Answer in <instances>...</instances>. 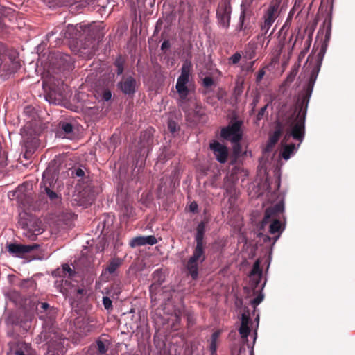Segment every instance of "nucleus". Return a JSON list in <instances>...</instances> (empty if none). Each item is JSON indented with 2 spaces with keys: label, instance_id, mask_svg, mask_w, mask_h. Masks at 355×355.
Segmentation results:
<instances>
[{
  "label": "nucleus",
  "instance_id": "nucleus-1",
  "mask_svg": "<svg viewBox=\"0 0 355 355\" xmlns=\"http://www.w3.org/2000/svg\"><path fill=\"white\" fill-rule=\"evenodd\" d=\"M317 73L318 72L316 71L311 76V80L308 88L305 90V92H302L299 95V98L295 105V110L287 121L289 130L286 132L285 137H292L293 139L298 141L299 143L297 145H295V144H285L282 146L281 156L286 161L289 159L297 153L300 144L304 139L305 121L307 108L317 80Z\"/></svg>",
  "mask_w": 355,
  "mask_h": 355
},
{
  "label": "nucleus",
  "instance_id": "nucleus-2",
  "mask_svg": "<svg viewBox=\"0 0 355 355\" xmlns=\"http://www.w3.org/2000/svg\"><path fill=\"white\" fill-rule=\"evenodd\" d=\"M96 32L92 24H78L75 26L69 24L65 29L60 31V36L56 37L55 45L59 44L62 38L76 42L79 41L81 48L85 51V53L93 55L98 46Z\"/></svg>",
  "mask_w": 355,
  "mask_h": 355
},
{
  "label": "nucleus",
  "instance_id": "nucleus-3",
  "mask_svg": "<svg viewBox=\"0 0 355 355\" xmlns=\"http://www.w3.org/2000/svg\"><path fill=\"white\" fill-rule=\"evenodd\" d=\"M205 233V223L200 222L196 228L195 235L196 246L193 248L192 255L189 258L186 269L192 279H197L198 277L199 266L206 259L205 245L204 236Z\"/></svg>",
  "mask_w": 355,
  "mask_h": 355
},
{
  "label": "nucleus",
  "instance_id": "nucleus-4",
  "mask_svg": "<svg viewBox=\"0 0 355 355\" xmlns=\"http://www.w3.org/2000/svg\"><path fill=\"white\" fill-rule=\"evenodd\" d=\"M191 68V62L188 60L184 62L180 69V75L178 78L175 84V89L178 94L177 104L183 110L187 109L188 96L191 92L192 83Z\"/></svg>",
  "mask_w": 355,
  "mask_h": 355
},
{
  "label": "nucleus",
  "instance_id": "nucleus-5",
  "mask_svg": "<svg viewBox=\"0 0 355 355\" xmlns=\"http://www.w3.org/2000/svg\"><path fill=\"white\" fill-rule=\"evenodd\" d=\"M66 339L57 329L42 330L37 338V343L45 342L48 345V350L45 355H63L66 352L64 343Z\"/></svg>",
  "mask_w": 355,
  "mask_h": 355
},
{
  "label": "nucleus",
  "instance_id": "nucleus-6",
  "mask_svg": "<svg viewBox=\"0 0 355 355\" xmlns=\"http://www.w3.org/2000/svg\"><path fill=\"white\" fill-rule=\"evenodd\" d=\"M19 225L23 229V234L30 240H35L37 235L42 234L41 222L26 213L19 215Z\"/></svg>",
  "mask_w": 355,
  "mask_h": 355
},
{
  "label": "nucleus",
  "instance_id": "nucleus-7",
  "mask_svg": "<svg viewBox=\"0 0 355 355\" xmlns=\"http://www.w3.org/2000/svg\"><path fill=\"white\" fill-rule=\"evenodd\" d=\"M324 24H326L327 26H326V31H325V35H324V42H323V44L322 46V49H321L320 53H318L319 60L318 62V64L316 65H315L314 67L312 69V70H311V71L310 73L309 81H308L306 85L304 87L302 93H304L305 90L308 88V87L309 85V83H310V81L311 80V78L312 77L311 76L313 75V73L315 71H317V72H318L317 73V76H318V73H319V71H320V66H321L322 60L323 59V56H324V55L325 53V51L327 50L328 43H329V40L331 39V27H332L331 14L330 15L329 19L324 21Z\"/></svg>",
  "mask_w": 355,
  "mask_h": 355
},
{
  "label": "nucleus",
  "instance_id": "nucleus-8",
  "mask_svg": "<svg viewBox=\"0 0 355 355\" xmlns=\"http://www.w3.org/2000/svg\"><path fill=\"white\" fill-rule=\"evenodd\" d=\"M29 184H22L13 191L8 193L9 198H15L17 202L23 207L24 209L28 208L33 202L32 191L28 187Z\"/></svg>",
  "mask_w": 355,
  "mask_h": 355
},
{
  "label": "nucleus",
  "instance_id": "nucleus-9",
  "mask_svg": "<svg viewBox=\"0 0 355 355\" xmlns=\"http://www.w3.org/2000/svg\"><path fill=\"white\" fill-rule=\"evenodd\" d=\"M231 15V0H220L216 10V19L218 26L227 29L230 27Z\"/></svg>",
  "mask_w": 355,
  "mask_h": 355
},
{
  "label": "nucleus",
  "instance_id": "nucleus-10",
  "mask_svg": "<svg viewBox=\"0 0 355 355\" xmlns=\"http://www.w3.org/2000/svg\"><path fill=\"white\" fill-rule=\"evenodd\" d=\"M39 318L44 321L42 324V330L46 329L49 331L51 329H56L53 324L55 320V311L53 309L51 308L47 302H42L37 307Z\"/></svg>",
  "mask_w": 355,
  "mask_h": 355
},
{
  "label": "nucleus",
  "instance_id": "nucleus-11",
  "mask_svg": "<svg viewBox=\"0 0 355 355\" xmlns=\"http://www.w3.org/2000/svg\"><path fill=\"white\" fill-rule=\"evenodd\" d=\"M241 124L240 121H236L231 125L222 128L221 137L231 142H239L242 139Z\"/></svg>",
  "mask_w": 355,
  "mask_h": 355
},
{
  "label": "nucleus",
  "instance_id": "nucleus-12",
  "mask_svg": "<svg viewBox=\"0 0 355 355\" xmlns=\"http://www.w3.org/2000/svg\"><path fill=\"white\" fill-rule=\"evenodd\" d=\"M51 62L60 71L70 70L73 64L71 57L61 52L53 53L51 57Z\"/></svg>",
  "mask_w": 355,
  "mask_h": 355
},
{
  "label": "nucleus",
  "instance_id": "nucleus-13",
  "mask_svg": "<svg viewBox=\"0 0 355 355\" xmlns=\"http://www.w3.org/2000/svg\"><path fill=\"white\" fill-rule=\"evenodd\" d=\"M8 355H36L29 343L25 342L9 343Z\"/></svg>",
  "mask_w": 355,
  "mask_h": 355
},
{
  "label": "nucleus",
  "instance_id": "nucleus-14",
  "mask_svg": "<svg viewBox=\"0 0 355 355\" xmlns=\"http://www.w3.org/2000/svg\"><path fill=\"white\" fill-rule=\"evenodd\" d=\"M249 278L251 288L254 291L260 289L259 284L263 278V270L261 268L260 259H258L254 262L252 268L249 275Z\"/></svg>",
  "mask_w": 355,
  "mask_h": 355
},
{
  "label": "nucleus",
  "instance_id": "nucleus-15",
  "mask_svg": "<svg viewBox=\"0 0 355 355\" xmlns=\"http://www.w3.org/2000/svg\"><path fill=\"white\" fill-rule=\"evenodd\" d=\"M284 211V205L283 202L275 204L273 207L267 208L265 211L264 217L259 224V230H263L269 220L277 214L282 213Z\"/></svg>",
  "mask_w": 355,
  "mask_h": 355
},
{
  "label": "nucleus",
  "instance_id": "nucleus-16",
  "mask_svg": "<svg viewBox=\"0 0 355 355\" xmlns=\"http://www.w3.org/2000/svg\"><path fill=\"white\" fill-rule=\"evenodd\" d=\"M152 276L153 282L149 287V292L153 301L156 300L157 290L165 281V275L161 269H157L153 272Z\"/></svg>",
  "mask_w": 355,
  "mask_h": 355
},
{
  "label": "nucleus",
  "instance_id": "nucleus-17",
  "mask_svg": "<svg viewBox=\"0 0 355 355\" xmlns=\"http://www.w3.org/2000/svg\"><path fill=\"white\" fill-rule=\"evenodd\" d=\"M40 247L37 244H32V245H21V244H16V243H10L8 245V251L17 257H21L24 254L28 253L31 251H33L35 249H37Z\"/></svg>",
  "mask_w": 355,
  "mask_h": 355
},
{
  "label": "nucleus",
  "instance_id": "nucleus-18",
  "mask_svg": "<svg viewBox=\"0 0 355 355\" xmlns=\"http://www.w3.org/2000/svg\"><path fill=\"white\" fill-rule=\"evenodd\" d=\"M210 149L213 151L216 160L220 164L227 162L228 156V150L226 146L217 141H214L210 144Z\"/></svg>",
  "mask_w": 355,
  "mask_h": 355
},
{
  "label": "nucleus",
  "instance_id": "nucleus-19",
  "mask_svg": "<svg viewBox=\"0 0 355 355\" xmlns=\"http://www.w3.org/2000/svg\"><path fill=\"white\" fill-rule=\"evenodd\" d=\"M117 87L126 95L134 94L137 88L136 79L131 76L124 78L117 83Z\"/></svg>",
  "mask_w": 355,
  "mask_h": 355
},
{
  "label": "nucleus",
  "instance_id": "nucleus-20",
  "mask_svg": "<svg viewBox=\"0 0 355 355\" xmlns=\"http://www.w3.org/2000/svg\"><path fill=\"white\" fill-rule=\"evenodd\" d=\"M279 1H272L263 13V20L273 24L279 15Z\"/></svg>",
  "mask_w": 355,
  "mask_h": 355
},
{
  "label": "nucleus",
  "instance_id": "nucleus-21",
  "mask_svg": "<svg viewBox=\"0 0 355 355\" xmlns=\"http://www.w3.org/2000/svg\"><path fill=\"white\" fill-rule=\"evenodd\" d=\"M282 133V125L280 122H277L274 132L270 135L266 146L263 149V153L266 154L272 151L275 145L277 143Z\"/></svg>",
  "mask_w": 355,
  "mask_h": 355
},
{
  "label": "nucleus",
  "instance_id": "nucleus-22",
  "mask_svg": "<svg viewBox=\"0 0 355 355\" xmlns=\"http://www.w3.org/2000/svg\"><path fill=\"white\" fill-rule=\"evenodd\" d=\"M109 343L107 340H98L95 345H92L86 355H106Z\"/></svg>",
  "mask_w": 355,
  "mask_h": 355
},
{
  "label": "nucleus",
  "instance_id": "nucleus-23",
  "mask_svg": "<svg viewBox=\"0 0 355 355\" xmlns=\"http://www.w3.org/2000/svg\"><path fill=\"white\" fill-rule=\"evenodd\" d=\"M73 132V125L69 122L62 121L58 124L56 137L62 139H71Z\"/></svg>",
  "mask_w": 355,
  "mask_h": 355
},
{
  "label": "nucleus",
  "instance_id": "nucleus-24",
  "mask_svg": "<svg viewBox=\"0 0 355 355\" xmlns=\"http://www.w3.org/2000/svg\"><path fill=\"white\" fill-rule=\"evenodd\" d=\"M284 230V226L282 225L281 222L278 219H273L269 226V233L273 235L272 245H275Z\"/></svg>",
  "mask_w": 355,
  "mask_h": 355
},
{
  "label": "nucleus",
  "instance_id": "nucleus-25",
  "mask_svg": "<svg viewBox=\"0 0 355 355\" xmlns=\"http://www.w3.org/2000/svg\"><path fill=\"white\" fill-rule=\"evenodd\" d=\"M49 173L48 171H44L42 175V180L40 184V188L42 192H45L51 200H54L58 198V195L55 191L51 190L50 188L51 183L53 182V180L51 181L46 180V178L47 175H49Z\"/></svg>",
  "mask_w": 355,
  "mask_h": 355
},
{
  "label": "nucleus",
  "instance_id": "nucleus-26",
  "mask_svg": "<svg viewBox=\"0 0 355 355\" xmlns=\"http://www.w3.org/2000/svg\"><path fill=\"white\" fill-rule=\"evenodd\" d=\"M241 327L239 332L241 337L248 341V336L250 333L249 324L251 323V319L248 314L243 313L241 314Z\"/></svg>",
  "mask_w": 355,
  "mask_h": 355
},
{
  "label": "nucleus",
  "instance_id": "nucleus-27",
  "mask_svg": "<svg viewBox=\"0 0 355 355\" xmlns=\"http://www.w3.org/2000/svg\"><path fill=\"white\" fill-rule=\"evenodd\" d=\"M157 243V240L153 235L142 236L134 238L130 243L132 247L141 246L146 245H153Z\"/></svg>",
  "mask_w": 355,
  "mask_h": 355
},
{
  "label": "nucleus",
  "instance_id": "nucleus-28",
  "mask_svg": "<svg viewBox=\"0 0 355 355\" xmlns=\"http://www.w3.org/2000/svg\"><path fill=\"white\" fill-rule=\"evenodd\" d=\"M122 259L120 258H112L110 260L107 266L103 270L101 275H105L107 273L110 275L116 274V270L122 264Z\"/></svg>",
  "mask_w": 355,
  "mask_h": 355
},
{
  "label": "nucleus",
  "instance_id": "nucleus-29",
  "mask_svg": "<svg viewBox=\"0 0 355 355\" xmlns=\"http://www.w3.org/2000/svg\"><path fill=\"white\" fill-rule=\"evenodd\" d=\"M257 49V43L255 41H250L244 49L243 53V57L246 60H252L256 55V51Z\"/></svg>",
  "mask_w": 355,
  "mask_h": 355
},
{
  "label": "nucleus",
  "instance_id": "nucleus-30",
  "mask_svg": "<svg viewBox=\"0 0 355 355\" xmlns=\"http://www.w3.org/2000/svg\"><path fill=\"white\" fill-rule=\"evenodd\" d=\"M247 15H245L244 12H241L239 19V23L236 27V31L241 32L243 35L248 34V30L250 29L249 23L246 22Z\"/></svg>",
  "mask_w": 355,
  "mask_h": 355
},
{
  "label": "nucleus",
  "instance_id": "nucleus-31",
  "mask_svg": "<svg viewBox=\"0 0 355 355\" xmlns=\"http://www.w3.org/2000/svg\"><path fill=\"white\" fill-rule=\"evenodd\" d=\"M221 332V330L218 329L214 331L211 336L209 346V349L211 354L215 355L216 352H217V343Z\"/></svg>",
  "mask_w": 355,
  "mask_h": 355
},
{
  "label": "nucleus",
  "instance_id": "nucleus-32",
  "mask_svg": "<svg viewBox=\"0 0 355 355\" xmlns=\"http://www.w3.org/2000/svg\"><path fill=\"white\" fill-rule=\"evenodd\" d=\"M96 98L99 101H109L112 98V92L108 88H103L96 92Z\"/></svg>",
  "mask_w": 355,
  "mask_h": 355
},
{
  "label": "nucleus",
  "instance_id": "nucleus-33",
  "mask_svg": "<svg viewBox=\"0 0 355 355\" xmlns=\"http://www.w3.org/2000/svg\"><path fill=\"white\" fill-rule=\"evenodd\" d=\"M266 282H267V279H265L263 282L261 284L260 286V289H256L255 291H260V293L255 297L254 298L252 301H251V304L253 306H256L257 305H259L263 300V297H264V295L262 292L263 289L264 288L266 284Z\"/></svg>",
  "mask_w": 355,
  "mask_h": 355
},
{
  "label": "nucleus",
  "instance_id": "nucleus-34",
  "mask_svg": "<svg viewBox=\"0 0 355 355\" xmlns=\"http://www.w3.org/2000/svg\"><path fill=\"white\" fill-rule=\"evenodd\" d=\"M272 26V24L263 20L260 24V33L258 35V39L266 36Z\"/></svg>",
  "mask_w": 355,
  "mask_h": 355
},
{
  "label": "nucleus",
  "instance_id": "nucleus-35",
  "mask_svg": "<svg viewBox=\"0 0 355 355\" xmlns=\"http://www.w3.org/2000/svg\"><path fill=\"white\" fill-rule=\"evenodd\" d=\"M144 164L143 160H141V161L137 160V162L135 163V168L132 172V175L133 176L132 180L135 179V182L138 181V178L136 177L141 171Z\"/></svg>",
  "mask_w": 355,
  "mask_h": 355
},
{
  "label": "nucleus",
  "instance_id": "nucleus-36",
  "mask_svg": "<svg viewBox=\"0 0 355 355\" xmlns=\"http://www.w3.org/2000/svg\"><path fill=\"white\" fill-rule=\"evenodd\" d=\"M7 323L11 324L12 326L15 325H19L21 327L24 328L26 331L28 330V329L30 327V322H17L13 320L12 317L10 316L7 320Z\"/></svg>",
  "mask_w": 355,
  "mask_h": 355
},
{
  "label": "nucleus",
  "instance_id": "nucleus-37",
  "mask_svg": "<svg viewBox=\"0 0 355 355\" xmlns=\"http://www.w3.org/2000/svg\"><path fill=\"white\" fill-rule=\"evenodd\" d=\"M8 297L14 303L17 304L21 300V294L15 290H12L7 293Z\"/></svg>",
  "mask_w": 355,
  "mask_h": 355
},
{
  "label": "nucleus",
  "instance_id": "nucleus-38",
  "mask_svg": "<svg viewBox=\"0 0 355 355\" xmlns=\"http://www.w3.org/2000/svg\"><path fill=\"white\" fill-rule=\"evenodd\" d=\"M261 230H260L259 229V232L257 234V236L258 238H259L261 240H262L264 243L270 244L271 248H272V247L274 246V245H272V242L273 241V236L272 237L269 236L268 234L261 232Z\"/></svg>",
  "mask_w": 355,
  "mask_h": 355
},
{
  "label": "nucleus",
  "instance_id": "nucleus-39",
  "mask_svg": "<svg viewBox=\"0 0 355 355\" xmlns=\"http://www.w3.org/2000/svg\"><path fill=\"white\" fill-rule=\"evenodd\" d=\"M124 61L121 57H118L114 62V65L116 67L117 75H121L123 72Z\"/></svg>",
  "mask_w": 355,
  "mask_h": 355
},
{
  "label": "nucleus",
  "instance_id": "nucleus-40",
  "mask_svg": "<svg viewBox=\"0 0 355 355\" xmlns=\"http://www.w3.org/2000/svg\"><path fill=\"white\" fill-rule=\"evenodd\" d=\"M290 25H291V21H290L289 18H287L285 23L284 24V25L282 26V28H280V30L279 31V37H281V35H283V39L285 38V35L290 28Z\"/></svg>",
  "mask_w": 355,
  "mask_h": 355
},
{
  "label": "nucleus",
  "instance_id": "nucleus-41",
  "mask_svg": "<svg viewBox=\"0 0 355 355\" xmlns=\"http://www.w3.org/2000/svg\"><path fill=\"white\" fill-rule=\"evenodd\" d=\"M252 2V0H243L241 4V12H244L245 15H248V10L250 7Z\"/></svg>",
  "mask_w": 355,
  "mask_h": 355
},
{
  "label": "nucleus",
  "instance_id": "nucleus-42",
  "mask_svg": "<svg viewBox=\"0 0 355 355\" xmlns=\"http://www.w3.org/2000/svg\"><path fill=\"white\" fill-rule=\"evenodd\" d=\"M21 67L20 62L18 60H13L11 62L10 69H8L9 73H14L17 72Z\"/></svg>",
  "mask_w": 355,
  "mask_h": 355
},
{
  "label": "nucleus",
  "instance_id": "nucleus-43",
  "mask_svg": "<svg viewBox=\"0 0 355 355\" xmlns=\"http://www.w3.org/2000/svg\"><path fill=\"white\" fill-rule=\"evenodd\" d=\"M62 270H63L64 275L66 277L68 275V277H71L73 275V270L70 268V266L65 263L62 266Z\"/></svg>",
  "mask_w": 355,
  "mask_h": 355
},
{
  "label": "nucleus",
  "instance_id": "nucleus-44",
  "mask_svg": "<svg viewBox=\"0 0 355 355\" xmlns=\"http://www.w3.org/2000/svg\"><path fill=\"white\" fill-rule=\"evenodd\" d=\"M103 304L106 310L112 309V301L109 297L104 296L103 297Z\"/></svg>",
  "mask_w": 355,
  "mask_h": 355
},
{
  "label": "nucleus",
  "instance_id": "nucleus-45",
  "mask_svg": "<svg viewBox=\"0 0 355 355\" xmlns=\"http://www.w3.org/2000/svg\"><path fill=\"white\" fill-rule=\"evenodd\" d=\"M168 128L171 133H175L178 130V124L173 120L168 121Z\"/></svg>",
  "mask_w": 355,
  "mask_h": 355
},
{
  "label": "nucleus",
  "instance_id": "nucleus-46",
  "mask_svg": "<svg viewBox=\"0 0 355 355\" xmlns=\"http://www.w3.org/2000/svg\"><path fill=\"white\" fill-rule=\"evenodd\" d=\"M255 320L257 322V325H256V329L254 331L252 345V346H250L249 344H248V348L250 347L252 349H253V347H254V343H255V340H256L257 336V329L259 327V315H257Z\"/></svg>",
  "mask_w": 355,
  "mask_h": 355
},
{
  "label": "nucleus",
  "instance_id": "nucleus-47",
  "mask_svg": "<svg viewBox=\"0 0 355 355\" xmlns=\"http://www.w3.org/2000/svg\"><path fill=\"white\" fill-rule=\"evenodd\" d=\"M268 106V105L267 104L260 109V110L259 111V112L257 113V116H256V119L257 121H259L263 119V117L266 112Z\"/></svg>",
  "mask_w": 355,
  "mask_h": 355
},
{
  "label": "nucleus",
  "instance_id": "nucleus-48",
  "mask_svg": "<svg viewBox=\"0 0 355 355\" xmlns=\"http://www.w3.org/2000/svg\"><path fill=\"white\" fill-rule=\"evenodd\" d=\"M202 83H203L204 87H209L214 85V80L210 76H205L202 79Z\"/></svg>",
  "mask_w": 355,
  "mask_h": 355
},
{
  "label": "nucleus",
  "instance_id": "nucleus-49",
  "mask_svg": "<svg viewBox=\"0 0 355 355\" xmlns=\"http://www.w3.org/2000/svg\"><path fill=\"white\" fill-rule=\"evenodd\" d=\"M241 54L239 53H235L230 58V62L232 64H237L241 60Z\"/></svg>",
  "mask_w": 355,
  "mask_h": 355
},
{
  "label": "nucleus",
  "instance_id": "nucleus-50",
  "mask_svg": "<svg viewBox=\"0 0 355 355\" xmlns=\"http://www.w3.org/2000/svg\"><path fill=\"white\" fill-rule=\"evenodd\" d=\"M71 174L73 176L75 175L76 177H83L85 175V171L80 168H74L72 171Z\"/></svg>",
  "mask_w": 355,
  "mask_h": 355
},
{
  "label": "nucleus",
  "instance_id": "nucleus-51",
  "mask_svg": "<svg viewBox=\"0 0 355 355\" xmlns=\"http://www.w3.org/2000/svg\"><path fill=\"white\" fill-rule=\"evenodd\" d=\"M234 144L233 146V151L234 153L236 155H239L241 152V146L239 142H232Z\"/></svg>",
  "mask_w": 355,
  "mask_h": 355
},
{
  "label": "nucleus",
  "instance_id": "nucleus-52",
  "mask_svg": "<svg viewBox=\"0 0 355 355\" xmlns=\"http://www.w3.org/2000/svg\"><path fill=\"white\" fill-rule=\"evenodd\" d=\"M59 30H60V28L57 27L51 32H49V33H47V35H46V40L49 42L51 38L53 36H54L55 35H56Z\"/></svg>",
  "mask_w": 355,
  "mask_h": 355
},
{
  "label": "nucleus",
  "instance_id": "nucleus-53",
  "mask_svg": "<svg viewBox=\"0 0 355 355\" xmlns=\"http://www.w3.org/2000/svg\"><path fill=\"white\" fill-rule=\"evenodd\" d=\"M52 275L54 277H65L63 270H62L61 268H58L53 271Z\"/></svg>",
  "mask_w": 355,
  "mask_h": 355
},
{
  "label": "nucleus",
  "instance_id": "nucleus-54",
  "mask_svg": "<svg viewBox=\"0 0 355 355\" xmlns=\"http://www.w3.org/2000/svg\"><path fill=\"white\" fill-rule=\"evenodd\" d=\"M258 103H259V97L258 96L254 97L252 103H250V106L252 107V110H251L252 113L254 112Z\"/></svg>",
  "mask_w": 355,
  "mask_h": 355
},
{
  "label": "nucleus",
  "instance_id": "nucleus-55",
  "mask_svg": "<svg viewBox=\"0 0 355 355\" xmlns=\"http://www.w3.org/2000/svg\"><path fill=\"white\" fill-rule=\"evenodd\" d=\"M265 75V71L263 69H261L259 71L257 75V77H256V81L257 82H260L263 77Z\"/></svg>",
  "mask_w": 355,
  "mask_h": 355
},
{
  "label": "nucleus",
  "instance_id": "nucleus-56",
  "mask_svg": "<svg viewBox=\"0 0 355 355\" xmlns=\"http://www.w3.org/2000/svg\"><path fill=\"white\" fill-rule=\"evenodd\" d=\"M190 211L195 213L198 211V204L196 202H193L189 205Z\"/></svg>",
  "mask_w": 355,
  "mask_h": 355
},
{
  "label": "nucleus",
  "instance_id": "nucleus-57",
  "mask_svg": "<svg viewBox=\"0 0 355 355\" xmlns=\"http://www.w3.org/2000/svg\"><path fill=\"white\" fill-rule=\"evenodd\" d=\"M169 47H170V42L168 40H164L161 45L162 50L168 49Z\"/></svg>",
  "mask_w": 355,
  "mask_h": 355
},
{
  "label": "nucleus",
  "instance_id": "nucleus-58",
  "mask_svg": "<svg viewBox=\"0 0 355 355\" xmlns=\"http://www.w3.org/2000/svg\"><path fill=\"white\" fill-rule=\"evenodd\" d=\"M45 99L50 103H55V101L51 99V96L50 95L46 96Z\"/></svg>",
  "mask_w": 355,
  "mask_h": 355
},
{
  "label": "nucleus",
  "instance_id": "nucleus-59",
  "mask_svg": "<svg viewBox=\"0 0 355 355\" xmlns=\"http://www.w3.org/2000/svg\"><path fill=\"white\" fill-rule=\"evenodd\" d=\"M83 191L84 192V194H83V196L86 194L87 193V191H90V189H89V186H87V187L84 188Z\"/></svg>",
  "mask_w": 355,
  "mask_h": 355
},
{
  "label": "nucleus",
  "instance_id": "nucleus-60",
  "mask_svg": "<svg viewBox=\"0 0 355 355\" xmlns=\"http://www.w3.org/2000/svg\"><path fill=\"white\" fill-rule=\"evenodd\" d=\"M294 8H293L289 12L288 18H289L290 21L291 20L292 15L293 14Z\"/></svg>",
  "mask_w": 355,
  "mask_h": 355
},
{
  "label": "nucleus",
  "instance_id": "nucleus-61",
  "mask_svg": "<svg viewBox=\"0 0 355 355\" xmlns=\"http://www.w3.org/2000/svg\"><path fill=\"white\" fill-rule=\"evenodd\" d=\"M7 335L8 336H10V337H14L15 336L14 333L12 331H10V330L8 331Z\"/></svg>",
  "mask_w": 355,
  "mask_h": 355
},
{
  "label": "nucleus",
  "instance_id": "nucleus-62",
  "mask_svg": "<svg viewBox=\"0 0 355 355\" xmlns=\"http://www.w3.org/2000/svg\"><path fill=\"white\" fill-rule=\"evenodd\" d=\"M29 153L28 152H26L24 155V157L26 159H28Z\"/></svg>",
  "mask_w": 355,
  "mask_h": 355
},
{
  "label": "nucleus",
  "instance_id": "nucleus-63",
  "mask_svg": "<svg viewBox=\"0 0 355 355\" xmlns=\"http://www.w3.org/2000/svg\"><path fill=\"white\" fill-rule=\"evenodd\" d=\"M272 33H273V31H271V33L268 35V36L267 37H268V38H269V37L272 35Z\"/></svg>",
  "mask_w": 355,
  "mask_h": 355
},
{
  "label": "nucleus",
  "instance_id": "nucleus-64",
  "mask_svg": "<svg viewBox=\"0 0 355 355\" xmlns=\"http://www.w3.org/2000/svg\"><path fill=\"white\" fill-rule=\"evenodd\" d=\"M119 174H120V178H122L121 169H120V171H119Z\"/></svg>",
  "mask_w": 355,
  "mask_h": 355
}]
</instances>
